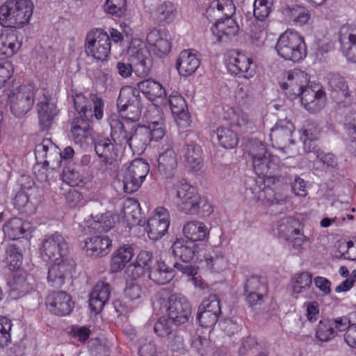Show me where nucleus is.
<instances>
[{
    "mask_svg": "<svg viewBox=\"0 0 356 356\" xmlns=\"http://www.w3.org/2000/svg\"><path fill=\"white\" fill-rule=\"evenodd\" d=\"M174 276L173 269L167 266L163 261H156L149 270V279L159 285L168 283Z\"/></svg>",
    "mask_w": 356,
    "mask_h": 356,
    "instance_id": "obj_37",
    "label": "nucleus"
},
{
    "mask_svg": "<svg viewBox=\"0 0 356 356\" xmlns=\"http://www.w3.org/2000/svg\"><path fill=\"white\" fill-rule=\"evenodd\" d=\"M8 284L10 296L13 299H18L24 296L33 289L29 278L24 276H15Z\"/></svg>",
    "mask_w": 356,
    "mask_h": 356,
    "instance_id": "obj_45",
    "label": "nucleus"
},
{
    "mask_svg": "<svg viewBox=\"0 0 356 356\" xmlns=\"http://www.w3.org/2000/svg\"><path fill=\"white\" fill-rule=\"evenodd\" d=\"M312 283V275L308 272H302L296 274L293 277V291L296 293H300L309 289Z\"/></svg>",
    "mask_w": 356,
    "mask_h": 356,
    "instance_id": "obj_53",
    "label": "nucleus"
},
{
    "mask_svg": "<svg viewBox=\"0 0 356 356\" xmlns=\"http://www.w3.org/2000/svg\"><path fill=\"white\" fill-rule=\"evenodd\" d=\"M165 307L166 316L177 325L187 323L192 314L191 303L180 293L172 294L168 298Z\"/></svg>",
    "mask_w": 356,
    "mask_h": 356,
    "instance_id": "obj_11",
    "label": "nucleus"
},
{
    "mask_svg": "<svg viewBox=\"0 0 356 356\" xmlns=\"http://www.w3.org/2000/svg\"><path fill=\"white\" fill-rule=\"evenodd\" d=\"M174 190L179 210L186 214L195 215L197 211L198 200L200 197L195 188L185 180H181L174 186Z\"/></svg>",
    "mask_w": 356,
    "mask_h": 356,
    "instance_id": "obj_9",
    "label": "nucleus"
},
{
    "mask_svg": "<svg viewBox=\"0 0 356 356\" xmlns=\"http://www.w3.org/2000/svg\"><path fill=\"white\" fill-rule=\"evenodd\" d=\"M146 39L152 51L159 57L165 56L170 50V35L165 30L154 29L147 33Z\"/></svg>",
    "mask_w": 356,
    "mask_h": 356,
    "instance_id": "obj_24",
    "label": "nucleus"
},
{
    "mask_svg": "<svg viewBox=\"0 0 356 356\" xmlns=\"http://www.w3.org/2000/svg\"><path fill=\"white\" fill-rule=\"evenodd\" d=\"M207 267L216 272L223 270L227 266V259L222 255L214 254L205 257Z\"/></svg>",
    "mask_w": 356,
    "mask_h": 356,
    "instance_id": "obj_63",
    "label": "nucleus"
},
{
    "mask_svg": "<svg viewBox=\"0 0 356 356\" xmlns=\"http://www.w3.org/2000/svg\"><path fill=\"white\" fill-rule=\"evenodd\" d=\"M246 152L251 158L255 173L268 184L281 180L280 166L277 156L271 154L260 140L252 139L245 145Z\"/></svg>",
    "mask_w": 356,
    "mask_h": 356,
    "instance_id": "obj_2",
    "label": "nucleus"
},
{
    "mask_svg": "<svg viewBox=\"0 0 356 356\" xmlns=\"http://www.w3.org/2000/svg\"><path fill=\"white\" fill-rule=\"evenodd\" d=\"M138 90L141 92L150 101L165 95V90L159 82L152 79H145L137 84Z\"/></svg>",
    "mask_w": 356,
    "mask_h": 356,
    "instance_id": "obj_43",
    "label": "nucleus"
},
{
    "mask_svg": "<svg viewBox=\"0 0 356 356\" xmlns=\"http://www.w3.org/2000/svg\"><path fill=\"white\" fill-rule=\"evenodd\" d=\"M339 40L342 54L348 62L356 63V26L343 25L339 31Z\"/></svg>",
    "mask_w": 356,
    "mask_h": 356,
    "instance_id": "obj_20",
    "label": "nucleus"
},
{
    "mask_svg": "<svg viewBox=\"0 0 356 356\" xmlns=\"http://www.w3.org/2000/svg\"><path fill=\"white\" fill-rule=\"evenodd\" d=\"M300 227V222L293 218H284L278 222L277 232L280 238L286 240L296 234Z\"/></svg>",
    "mask_w": 356,
    "mask_h": 356,
    "instance_id": "obj_52",
    "label": "nucleus"
},
{
    "mask_svg": "<svg viewBox=\"0 0 356 356\" xmlns=\"http://www.w3.org/2000/svg\"><path fill=\"white\" fill-rule=\"evenodd\" d=\"M111 136L116 145H128L137 154L143 152L149 142V131L145 126L133 125L123 123L115 115L108 118Z\"/></svg>",
    "mask_w": 356,
    "mask_h": 356,
    "instance_id": "obj_1",
    "label": "nucleus"
},
{
    "mask_svg": "<svg viewBox=\"0 0 356 356\" xmlns=\"http://www.w3.org/2000/svg\"><path fill=\"white\" fill-rule=\"evenodd\" d=\"M149 171V164L143 159L134 160L127 168L123 177L124 191L132 193L141 186Z\"/></svg>",
    "mask_w": 356,
    "mask_h": 356,
    "instance_id": "obj_10",
    "label": "nucleus"
},
{
    "mask_svg": "<svg viewBox=\"0 0 356 356\" xmlns=\"http://www.w3.org/2000/svg\"><path fill=\"white\" fill-rule=\"evenodd\" d=\"M108 138H99L95 142V150L106 165L114 164L118 158V148Z\"/></svg>",
    "mask_w": 356,
    "mask_h": 356,
    "instance_id": "obj_30",
    "label": "nucleus"
},
{
    "mask_svg": "<svg viewBox=\"0 0 356 356\" xmlns=\"http://www.w3.org/2000/svg\"><path fill=\"white\" fill-rule=\"evenodd\" d=\"M282 15L286 23L299 26L306 24L310 19L309 11L305 7L300 6L284 8Z\"/></svg>",
    "mask_w": 356,
    "mask_h": 356,
    "instance_id": "obj_34",
    "label": "nucleus"
},
{
    "mask_svg": "<svg viewBox=\"0 0 356 356\" xmlns=\"http://www.w3.org/2000/svg\"><path fill=\"white\" fill-rule=\"evenodd\" d=\"M200 65V60L192 50H184L179 56L176 67L180 75L188 76L196 72Z\"/></svg>",
    "mask_w": 356,
    "mask_h": 356,
    "instance_id": "obj_29",
    "label": "nucleus"
},
{
    "mask_svg": "<svg viewBox=\"0 0 356 356\" xmlns=\"http://www.w3.org/2000/svg\"><path fill=\"white\" fill-rule=\"evenodd\" d=\"M177 6L169 1H164L159 3L153 13V17L160 24H170L177 16Z\"/></svg>",
    "mask_w": 356,
    "mask_h": 356,
    "instance_id": "obj_40",
    "label": "nucleus"
},
{
    "mask_svg": "<svg viewBox=\"0 0 356 356\" xmlns=\"http://www.w3.org/2000/svg\"><path fill=\"white\" fill-rule=\"evenodd\" d=\"M308 74L298 69H294L287 72L286 81L281 84V88L284 90H287L286 93L296 97H302L305 89L309 88Z\"/></svg>",
    "mask_w": 356,
    "mask_h": 356,
    "instance_id": "obj_19",
    "label": "nucleus"
},
{
    "mask_svg": "<svg viewBox=\"0 0 356 356\" xmlns=\"http://www.w3.org/2000/svg\"><path fill=\"white\" fill-rule=\"evenodd\" d=\"M293 124L288 120L279 121L272 129L270 134V140L280 148L285 147L291 142Z\"/></svg>",
    "mask_w": 356,
    "mask_h": 356,
    "instance_id": "obj_28",
    "label": "nucleus"
},
{
    "mask_svg": "<svg viewBox=\"0 0 356 356\" xmlns=\"http://www.w3.org/2000/svg\"><path fill=\"white\" fill-rule=\"evenodd\" d=\"M34 6L31 0H7L0 6V24L21 28L29 23Z\"/></svg>",
    "mask_w": 356,
    "mask_h": 356,
    "instance_id": "obj_3",
    "label": "nucleus"
},
{
    "mask_svg": "<svg viewBox=\"0 0 356 356\" xmlns=\"http://www.w3.org/2000/svg\"><path fill=\"white\" fill-rule=\"evenodd\" d=\"M216 133L222 147L226 149L236 147L238 143V134L231 127H220L216 129Z\"/></svg>",
    "mask_w": 356,
    "mask_h": 356,
    "instance_id": "obj_47",
    "label": "nucleus"
},
{
    "mask_svg": "<svg viewBox=\"0 0 356 356\" xmlns=\"http://www.w3.org/2000/svg\"><path fill=\"white\" fill-rule=\"evenodd\" d=\"M40 250L41 257L47 261H56L70 257L68 243L65 238L58 233L44 239Z\"/></svg>",
    "mask_w": 356,
    "mask_h": 356,
    "instance_id": "obj_12",
    "label": "nucleus"
},
{
    "mask_svg": "<svg viewBox=\"0 0 356 356\" xmlns=\"http://www.w3.org/2000/svg\"><path fill=\"white\" fill-rule=\"evenodd\" d=\"M35 159L42 163L44 166L56 169L61 163V152L50 139L46 138L35 148Z\"/></svg>",
    "mask_w": 356,
    "mask_h": 356,
    "instance_id": "obj_15",
    "label": "nucleus"
},
{
    "mask_svg": "<svg viewBox=\"0 0 356 356\" xmlns=\"http://www.w3.org/2000/svg\"><path fill=\"white\" fill-rule=\"evenodd\" d=\"M266 23L256 22L251 27L250 40L257 46H261L266 38Z\"/></svg>",
    "mask_w": 356,
    "mask_h": 356,
    "instance_id": "obj_57",
    "label": "nucleus"
},
{
    "mask_svg": "<svg viewBox=\"0 0 356 356\" xmlns=\"http://www.w3.org/2000/svg\"><path fill=\"white\" fill-rule=\"evenodd\" d=\"M19 45L14 33L0 34V60L13 56L19 49Z\"/></svg>",
    "mask_w": 356,
    "mask_h": 356,
    "instance_id": "obj_42",
    "label": "nucleus"
},
{
    "mask_svg": "<svg viewBox=\"0 0 356 356\" xmlns=\"http://www.w3.org/2000/svg\"><path fill=\"white\" fill-rule=\"evenodd\" d=\"M254 198L265 205H273L274 204H280L284 201V197L280 194H277L273 189L270 187L255 185L251 188Z\"/></svg>",
    "mask_w": 356,
    "mask_h": 356,
    "instance_id": "obj_36",
    "label": "nucleus"
},
{
    "mask_svg": "<svg viewBox=\"0 0 356 356\" xmlns=\"http://www.w3.org/2000/svg\"><path fill=\"white\" fill-rule=\"evenodd\" d=\"M84 48L88 56L104 61L111 52V38L104 30L93 29L86 35Z\"/></svg>",
    "mask_w": 356,
    "mask_h": 356,
    "instance_id": "obj_6",
    "label": "nucleus"
},
{
    "mask_svg": "<svg viewBox=\"0 0 356 356\" xmlns=\"http://www.w3.org/2000/svg\"><path fill=\"white\" fill-rule=\"evenodd\" d=\"M183 233L190 242L204 241L209 234L206 225L197 220L187 222L183 227Z\"/></svg>",
    "mask_w": 356,
    "mask_h": 356,
    "instance_id": "obj_35",
    "label": "nucleus"
},
{
    "mask_svg": "<svg viewBox=\"0 0 356 356\" xmlns=\"http://www.w3.org/2000/svg\"><path fill=\"white\" fill-rule=\"evenodd\" d=\"M4 261L10 270L19 268L23 261V250L19 242L13 241L6 245Z\"/></svg>",
    "mask_w": 356,
    "mask_h": 356,
    "instance_id": "obj_39",
    "label": "nucleus"
},
{
    "mask_svg": "<svg viewBox=\"0 0 356 356\" xmlns=\"http://www.w3.org/2000/svg\"><path fill=\"white\" fill-rule=\"evenodd\" d=\"M39 124L42 131L48 130L58 114L55 102L46 90H42V97L37 104Z\"/></svg>",
    "mask_w": 356,
    "mask_h": 356,
    "instance_id": "obj_17",
    "label": "nucleus"
},
{
    "mask_svg": "<svg viewBox=\"0 0 356 356\" xmlns=\"http://www.w3.org/2000/svg\"><path fill=\"white\" fill-rule=\"evenodd\" d=\"M111 289L108 284L98 282L90 295L89 306L95 313L100 312L110 297Z\"/></svg>",
    "mask_w": 356,
    "mask_h": 356,
    "instance_id": "obj_31",
    "label": "nucleus"
},
{
    "mask_svg": "<svg viewBox=\"0 0 356 356\" xmlns=\"http://www.w3.org/2000/svg\"><path fill=\"white\" fill-rule=\"evenodd\" d=\"M90 118L76 117L72 123L71 133L74 141L77 144H82L88 138L92 136V129L90 124Z\"/></svg>",
    "mask_w": 356,
    "mask_h": 356,
    "instance_id": "obj_33",
    "label": "nucleus"
},
{
    "mask_svg": "<svg viewBox=\"0 0 356 356\" xmlns=\"http://www.w3.org/2000/svg\"><path fill=\"white\" fill-rule=\"evenodd\" d=\"M168 102L172 113L176 115H182L184 117H188L185 111L187 107L185 99L178 92H173L169 96Z\"/></svg>",
    "mask_w": 356,
    "mask_h": 356,
    "instance_id": "obj_56",
    "label": "nucleus"
},
{
    "mask_svg": "<svg viewBox=\"0 0 356 356\" xmlns=\"http://www.w3.org/2000/svg\"><path fill=\"white\" fill-rule=\"evenodd\" d=\"M30 228L29 224L19 218L10 219L3 227L6 236L13 241L21 238Z\"/></svg>",
    "mask_w": 356,
    "mask_h": 356,
    "instance_id": "obj_41",
    "label": "nucleus"
},
{
    "mask_svg": "<svg viewBox=\"0 0 356 356\" xmlns=\"http://www.w3.org/2000/svg\"><path fill=\"white\" fill-rule=\"evenodd\" d=\"M285 241L287 242L288 245L292 251L295 253H300L305 248V245L307 243V237L300 229Z\"/></svg>",
    "mask_w": 356,
    "mask_h": 356,
    "instance_id": "obj_61",
    "label": "nucleus"
},
{
    "mask_svg": "<svg viewBox=\"0 0 356 356\" xmlns=\"http://www.w3.org/2000/svg\"><path fill=\"white\" fill-rule=\"evenodd\" d=\"M128 54L135 74L140 77L149 75L152 67V58L143 41L138 38L132 39L128 48Z\"/></svg>",
    "mask_w": 356,
    "mask_h": 356,
    "instance_id": "obj_7",
    "label": "nucleus"
},
{
    "mask_svg": "<svg viewBox=\"0 0 356 356\" xmlns=\"http://www.w3.org/2000/svg\"><path fill=\"white\" fill-rule=\"evenodd\" d=\"M328 85L334 91H340L344 97H350L348 86L343 77L338 74H331L328 78Z\"/></svg>",
    "mask_w": 356,
    "mask_h": 356,
    "instance_id": "obj_60",
    "label": "nucleus"
},
{
    "mask_svg": "<svg viewBox=\"0 0 356 356\" xmlns=\"http://www.w3.org/2000/svg\"><path fill=\"white\" fill-rule=\"evenodd\" d=\"M142 105L140 101L127 107L118 108L121 116L127 120L138 121L140 117Z\"/></svg>",
    "mask_w": 356,
    "mask_h": 356,
    "instance_id": "obj_59",
    "label": "nucleus"
},
{
    "mask_svg": "<svg viewBox=\"0 0 356 356\" xmlns=\"http://www.w3.org/2000/svg\"><path fill=\"white\" fill-rule=\"evenodd\" d=\"M140 101L139 91L131 87H125L120 90L117 101L118 108H126Z\"/></svg>",
    "mask_w": 356,
    "mask_h": 356,
    "instance_id": "obj_50",
    "label": "nucleus"
},
{
    "mask_svg": "<svg viewBox=\"0 0 356 356\" xmlns=\"http://www.w3.org/2000/svg\"><path fill=\"white\" fill-rule=\"evenodd\" d=\"M211 31L219 41H222L224 36L235 35L238 31V26L236 21L229 16L216 22Z\"/></svg>",
    "mask_w": 356,
    "mask_h": 356,
    "instance_id": "obj_38",
    "label": "nucleus"
},
{
    "mask_svg": "<svg viewBox=\"0 0 356 356\" xmlns=\"http://www.w3.org/2000/svg\"><path fill=\"white\" fill-rule=\"evenodd\" d=\"M37 90L33 83L13 87L8 95V103L13 114L22 117L29 112L33 105Z\"/></svg>",
    "mask_w": 356,
    "mask_h": 356,
    "instance_id": "obj_5",
    "label": "nucleus"
},
{
    "mask_svg": "<svg viewBox=\"0 0 356 356\" xmlns=\"http://www.w3.org/2000/svg\"><path fill=\"white\" fill-rule=\"evenodd\" d=\"M184 163L193 172L200 171L203 165V152L201 147L194 143H186L181 149Z\"/></svg>",
    "mask_w": 356,
    "mask_h": 356,
    "instance_id": "obj_25",
    "label": "nucleus"
},
{
    "mask_svg": "<svg viewBox=\"0 0 356 356\" xmlns=\"http://www.w3.org/2000/svg\"><path fill=\"white\" fill-rule=\"evenodd\" d=\"M153 256L152 254L148 251H140L136 258V264L134 266L135 270L139 276L144 273L146 269L148 271L153 266Z\"/></svg>",
    "mask_w": 356,
    "mask_h": 356,
    "instance_id": "obj_54",
    "label": "nucleus"
},
{
    "mask_svg": "<svg viewBox=\"0 0 356 356\" xmlns=\"http://www.w3.org/2000/svg\"><path fill=\"white\" fill-rule=\"evenodd\" d=\"M158 170L165 178L173 177L177 168V155L172 138H165L158 147Z\"/></svg>",
    "mask_w": 356,
    "mask_h": 356,
    "instance_id": "obj_8",
    "label": "nucleus"
},
{
    "mask_svg": "<svg viewBox=\"0 0 356 356\" xmlns=\"http://www.w3.org/2000/svg\"><path fill=\"white\" fill-rule=\"evenodd\" d=\"M172 252L175 257L179 259L184 263L192 261L197 251V245L184 238H180L172 243Z\"/></svg>",
    "mask_w": 356,
    "mask_h": 356,
    "instance_id": "obj_32",
    "label": "nucleus"
},
{
    "mask_svg": "<svg viewBox=\"0 0 356 356\" xmlns=\"http://www.w3.org/2000/svg\"><path fill=\"white\" fill-rule=\"evenodd\" d=\"M218 316L199 308L197 313V320L202 327H211L218 321Z\"/></svg>",
    "mask_w": 356,
    "mask_h": 356,
    "instance_id": "obj_64",
    "label": "nucleus"
},
{
    "mask_svg": "<svg viewBox=\"0 0 356 356\" xmlns=\"http://www.w3.org/2000/svg\"><path fill=\"white\" fill-rule=\"evenodd\" d=\"M301 103L309 112L320 111L326 104V95L320 86H310L305 89L301 97Z\"/></svg>",
    "mask_w": 356,
    "mask_h": 356,
    "instance_id": "obj_22",
    "label": "nucleus"
},
{
    "mask_svg": "<svg viewBox=\"0 0 356 356\" xmlns=\"http://www.w3.org/2000/svg\"><path fill=\"white\" fill-rule=\"evenodd\" d=\"M198 308L200 310H204L213 314L218 317L221 314L220 299L216 294H211L207 298L203 300Z\"/></svg>",
    "mask_w": 356,
    "mask_h": 356,
    "instance_id": "obj_58",
    "label": "nucleus"
},
{
    "mask_svg": "<svg viewBox=\"0 0 356 356\" xmlns=\"http://www.w3.org/2000/svg\"><path fill=\"white\" fill-rule=\"evenodd\" d=\"M175 324L166 316L160 317L154 323V333L161 338H170L176 331Z\"/></svg>",
    "mask_w": 356,
    "mask_h": 356,
    "instance_id": "obj_51",
    "label": "nucleus"
},
{
    "mask_svg": "<svg viewBox=\"0 0 356 356\" xmlns=\"http://www.w3.org/2000/svg\"><path fill=\"white\" fill-rule=\"evenodd\" d=\"M118 217L111 211H106L104 213L94 216L91 214L86 220V227L91 232H108L113 229Z\"/></svg>",
    "mask_w": 356,
    "mask_h": 356,
    "instance_id": "obj_26",
    "label": "nucleus"
},
{
    "mask_svg": "<svg viewBox=\"0 0 356 356\" xmlns=\"http://www.w3.org/2000/svg\"><path fill=\"white\" fill-rule=\"evenodd\" d=\"M139 204L136 200H127L123 207L122 218L127 225L135 226L140 222Z\"/></svg>",
    "mask_w": 356,
    "mask_h": 356,
    "instance_id": "obj_46",
    "label": "nucleus"
},
{
    "mask_svg": "<svg viewBox=\"0 0 356 356\" xmlns=\"http://www.w3.org/2000/svg\"><path fill=\"white\" fill-rule=\"evenodd\" d=\"M48 309L57 316H66L71 313L74 306L71 297L65 291H54L46 298Z\"/></svg>",
    "mask_w": 356,
    "mask_h": 356,
    "instance_id": "obj_21",
    "label": "nucleus"
},
{
    "mask_svg": "<svg viewBox=\"0 0 356 356\" xmlns=\"http://www.w3.org/2000/svg\"><path fill=\"white\" fill-rule=\"evenodd\" d=\"M273 0H254V17L257 22H265L266 18L270 13Z\"/></svg>",
    "mask_w": 356,
    "mask_h": 356,
    "instance_id": "obj_55",
    "label": "nucleus"
},
{
    "mask_svg": "<svg viewBox=\"0 0 356 356\" xmlns=\"http://www.w3.org/2000/svg\"><path fill=\"white\" fill-rule=\"evenodd\" d=\"M11 321L6 317L0 318V347L7 346L11 341Z\"/></svg>",
    "mask_w": 356,
    "mask_h": 356,
    "instance_id": "obj_62",
    "label": "nucleus"
},
{
    "mask_svg": "<svg viewBox=\"0 0 356 356\" xmlns=\"http://www.w3.org/2000/svg\"><path fill=\"white\" fill-rule=\"evenodd\" d=\"M54 262V264L49 268L47 281L51 286L60 288L65 280L71 276L72 272L76 267V262L72 257Z\"/></svg>",
    "mask_w": 356,
    "mask_h": 356,
    "instance_id": "obj_16",
    "label": "nucleus"
},
{
    "mask_svg": "<svg viewBox=\"0 0 356 356\" xmlns=\"http://www.w3.org/2000/svg\"><path fill=\"white\" fill-rule=\"evenodd\" d=\"M112 241L106 236L97 235L85 240L84 248L87 254L97 258L107 255L111 250Z\"/></svg>",
    "mask_w": 356,
    "mask_h": 356,
    "instance_id": "obj_27",
    "label": "nucleus"
},
{
    "mask_svg": "<svg viewBox=\"0 0 356 356\" xmlns=\"http://www.w3.org/2000/svg\"><path fill=\"white\" fill-rule=\"evenodd\" d=\"M134 250L130 245L120 247L113 255L111 261V271L116 273L121 270L133 257Z\"/></svg>",
    "mask_w": 356,
    "mask_h": 356,
    "instance_id": "obj_44",
    "label": "nucleus"
},
{
    "mask_svg": "<svg viewBox=\"0 0 356 356\" xmlns=\"http://www.w3.org/2000/svg\"><path fill=\"white\" fill-rule=\"evenodd\" d=\"M170 225L169 213L164 207L156 209L154 214L147 220V232L153 241L161 238L166 233Z\"/></svg>",
    "mask_w": 356,
    "mask_h": 356,
    "instance_id": "obj_18",
    "label": "nucleus"
},
{
    "mask_svg": "<svg viewBox=\"0 0 356 356\" xmlns=\"http://www.w3.org/2000/svg\"><path fill=\"white\" fill-rule=\"evenodd\" d=\"M235 11V6L232 0H215L209 8L207 9L206 15L212 17L213 15L222 13L225 17L232 16Z\"/></svg>",
    "mask_w": 356,
    "mask_h": 356,
    "instance_id": "obj_49",
    "label": "nucleus"
},
{
    "mask_svg": "<svg viewBox=\"0 0 356 356\" xmlns=\"http://www.w3.org/2000/svg\"><path fill=\"white\" fill-rule=\"evenodd\" d=\"M244 290L246 301L250 306H254L262 302L264 295L267 292V286L262 277L252 275L246 280Z\"/></svg>",
    "mask_w": 356,
    "mask_h": 356,
    "instance_id": "obj_23",
    "label": "nucleus"
},
{
    "mask_svg": "<svg viewBox=\"0 0 356 356\" xmlns=\"http://www.w3.org/2000/svg\"><path fill=\"white\" fill-rule=\"evenodd\" d=\"M225 62L228 71L239 77L250 79L256 73L252 59L234 50L227 52Z\"/></svg>",
    "mask_w": 356,
    "mask_h": 356,
    "instance_id": "obj_14",
    "label": "nucleus"
},
{
    "mask_svg": "<svg viewBox=\"0 0 356 356\" xmlns=\"http://www.w3.org/2000/svg\"><path fill=\"white\" fill-rule=\"evenodd\" d=\"M277 54L285 60L294 63L302 60L307 56L304 38L297 31L287 29L277 41Z\"/></svg>",
    "mask_w": 356,
    "mask_h": 356,
    "instance_id": "obj_4",
    "label": "nucleus"
},
{
    "mask_svg": "<svg viewBox=\"0 0 356 356\" xmlns=\"http://www.w3.org/2000/svg\"><path fill=\"white\" fill-rule=\"evenodd\" d=\"M337 337V331L330 318L321 319L316 328L315 337L321 342H328Z\"/></svg>",
    "mask_w": 356,
    "mask_h": 356,
    "instance_id": "obj_48",
    "label": "nucleus"
},
{
    "mask_svg": "<svg viewBox=\"0 0 356 356\" xmlns=\"http://www.w3.org/2000/svg\"><path fill=\"white\" fill-rule=\"evenodd\" d=\"M73 102L75 110L82 118L88 119L95 115L97 120L102 118L104 102L95 95L90 94L89 97H86L81 93L76 94Z\"/></svg>",
    "mask_w": 356,
    "mask_h": 356,
    "instance_id": "obj_13",
    "label": "nucleus"
}]
</instances>
